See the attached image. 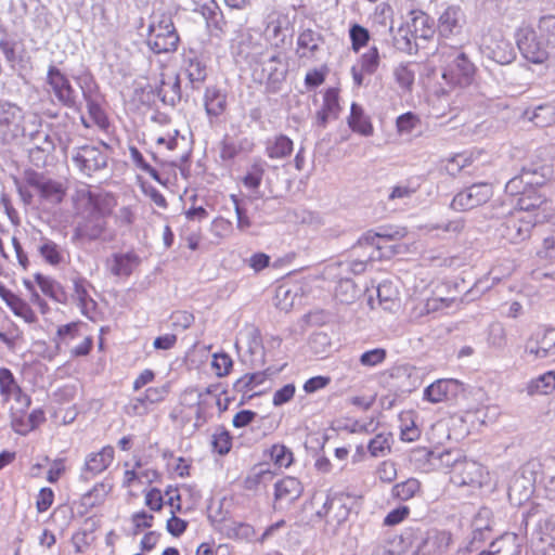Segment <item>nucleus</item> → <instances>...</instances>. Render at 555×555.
I'll list each match as a JSON object with an SVG mask.
<instances>
[{
    "instance_id": "nucleus-1",
    "label": "nucleus",
    "mask_w": 555,
    "mask_h": 555,
    "mask_svg": "<svg viewBox=\"0 0 555 555\" xmlns=\"http://www.w3.org/2000/svg\"><path fill=\"white\" fill-rule=\"evenodd\" d=\"M515 40L520 55L535 65L546 64L555 50V14H545L535 25H521L516 29Z\"/></svg>"
},
{
    "instance_id": "nucleus-2",
    "label": "nucleus",
    "mask_w": 555,
    "mask_h": 555,
    "mask_svg": "<svg viewBox=\"0 0 555 555\" xmlns=\"http://www.w3.org/2000/svg\"><path fill=\"white\" fill-rule=\"evenodd\" d=\"M433 57L449 87L463 89L475 81L477 67L461 47L440 44Z\"/></svg>"
},
{
    "instance_id": "nucleus-3",
    "label": "nucleus",
    "mask_w": 555,
    "mask_h": 555,
    "mask_svg": "<svg viewBox=\"0 0 555 555\" xmlns=\"http://www.w3.org/2000/svg\"><path fill=\"white\" fill-rule=\"evenodd\" d=\"M179 43L180 37L171 16L165 12L153 14L146 37L150 50L155 54L172 53L177 51Z\"/></svg>"
},
{
    "instance_id": "nucleus-4",
    "label": "nucleus",
    "mask_w": 555,
    "mask_h": 555,
    "mask_svg": "<svg viewBox=\"0 0 555 555\" xmlns=\"http://www.w3.org/2000/svg\"><path fill=\"white\" fill-rule=\"evenodd\" d=\"M25 182L37 195L38 206L41 209L60 206L67 196L68 188L65 182L44 176L35 170L25 172Z\"/></svg>"
},
{
    "instance_id": "nucleus-5",
    "label": "nucleus",
    "mask_w": 555,
    "mask_h": 555,
    "mask_svg": "<svg viewBox=\"0 0 555 555\" xmlns=\"http://www.w3.org/2000/svg\"><path fill=\"white\" fill-rule=\"evenodd\" d=\"M87 323L78 320L62 324L56 328L53 341L56 347L69 346L75 339L82 338L81 341L69 350L72 358H82L91 353L93 349V337L87 334Z\"/></svg>"
},
{
    "instance_id": "nucleus-6",
    "label": "nucleus",
    "mask_w": 555,
    "mask_h": 555,
    "mask_svg": "<svg viewBox=\"0 0 555 555\" xmlns=\"http://www.w3.org/2000/svg\"><path fill=\"white\" fill-rule=\"evenodd\" d=\"M535 223V215L513 209L501 225V236L512 244L521 243L529 238Z\"/></svg>"
},
{
    "instance_id": "nucleus-7",
    "label": "nucleus",
    "mask_w": 555,
    "mask_h": 555,
    "mask_svg": "<svg viewBox=\"0 0 555 555\" xmlns=\"http://www.w3.org/2000/svg\"><path fill=\"white\" fill-rule=\"evenodd\" d=\"M552 172V166L544 162V159L538 158L537 162L525 166L520 175L512 178L506 183L505 192L506 194H517L525 184L541 186L550 179Z\"/></svg>"
},
{
    "instance_id": "nucleus-8",
    "label": "nucleus",
    "mask_w": 555,
    "mask_h": 555,
    "mask_svg": "<svg viewBox=\"0 0 555 555\" xmlns=\"http://www.w3.org/2000/svg\"><path fill=\"white\" fill-rule=\"evenodd\" d=\"M488 478V472L478 462L463 459L454 462L450 480L457 487L480 488Z\"/></svg>"
},
{
    "instance_id": "nucleus-9",
    "label": "nucleus",
    "mask_w": 555,
    "mask_h": 555,
    "mask_svg": "<svg viewBox=\"0 0 555 555\" xmlns=\"http://www.w3.org/2000/svg\"><path fill=\"white\" fill-rule=\"evenodd\" d=\"M30 405L23 404L11 405L9 409L10 426L12 430L20 435L26 436L39 428L46 423V412L41 408H37L28 412Z\"/></svg>"
},
{
    "instance_id": "nucleus-10",
    "label": "nucleus",
    "mask_w": 555,
    "mask_h": 555,
    "mask_svg": "<svg viewBox=\"0 0 555 555\" xmlns=\"http://www.w3.org/2000/svg\"><path fill=\"white\" fill-rule=\"evenodd\" d=\"M47 85L55 99L66 107L76 105V91L68 77L55 65H50L46 77Z\"/></svg>"
},
{
    "instance_id": "nucleus-11",
    "label": "nucleus",
    "mask_w": 555,
    "mask_h": 555,
    "mask_svg": "<svg viewBox=\"0 0 555 555\" xmlns=\"http://www.w3.org/2000/svg\"><path fill=\"white\" fill-rule=\"evenodd\" d=\"M493 191L488 183H475L459 192L451 202L452 209L466 211L486 204L492 197Z\"/></svg>"
},
{
    "instance_id": "nucleus-12",
    "label": "nucleus",
    "mask_w": 555,
    "mask_h": 555,
    "mask_svg": "<svg viewBox=\"0 0 555 555\" xmlns=\"http://www.w3.org/2000/svg\"><path fill=\"white\" fill-rule=\"evenodd\" d=\"M525 351L534 359L555 357V327H539L527 339Z\"/></svg>"
},
{
    "instance_id": "nucleus-13",
    "label": "nucleus",
    "mask_w": 555,
    "mask_h": 555,
    "mask_svg": "<svg viewBox=\"0 0 555 555\" xmlns=\"http://www.w3.org/2000/svg\"><path fill=\"white\" fill-rule=\"evenodd\" d=\"M73 160L82 173L91 176L93 172L99 171L106 166V149L94 145L81 146L77 150Z\"/></svg>"
},
{
    "instance_id": "nucleus-14",
    "label": "nucleus",
    "mask_w": 555,
    "mask_h": 555,
    "mask_svg": "<svg viewBox=\"0 0 555 555\" xmlns=\"http://www.w3.org/2000/svg\"><path fill=\"white\" fill-rule=\"evenodd\" d=\"M534 267L543 278L555 279V236L542 240L534 254Z\"/></svg>"
},
{
    "instance_id": "nucleus-15",
    "label": "nucleus",
    "mask_w": 555,
    "mask_h": 555,
    "mask_svg": "<svg viewBox=\"0 0 555 555\" xmlns=\"http://www.w3.org/2000/svg\"><path fill=\"white\" fill-rule=\"evenodd\" d=\"M420 545V527H406L387 542V555H413Z\"/></svg>"
},
{
    "instance_id": "nucleus-16",
    "label": "nucleus",
    "mask_w": 555,
    "mask_h": 555,
    "mask_svg": "<svg viewBox=\"0 0 555 555\" xmlns=\"http://www.w3.org/2000/svg\"><path fill=\"white\" fill-rule=\"evenodd\" d=\"M0 395L3 401L14 400L16 404L24 406L31 404V398L17 383L14 374L8 367H0Z\"/></svg>"
},
{
    "instance_id": "nucleus-17",
    "label": "nucleus",
    "mask_w": 555,
    "mask_h": 555,
    "mask_svg": "<svg viewBox=\"0 0 555 555\" xmlns=\"http://www.w3.org/2000/svg\"><path fill=\"white\" fill-rule=\"evenodd\" d=\"M465 23L466 17L462 8L460 5H449L438 18V33L444 38L457 36Z\"/></svg>"
},
{
    "instance_id": "nucleus-18",
    "label": "nucleus",
    "mask_w": 555,
    "mask_h": 555,
    "mask_svg": "<svg viewBox=\"0 0 555 555\" xmlns=\"http://www.w3.org/2000/svg\"><path fill=\"white\" fill-rule=\"evenodd\" d=\"M114 460L115 450L111 444H106L100 450L87 454L82 465V474L87 477H95L104 473Z\"/></svg>"
},
{
    "instance_id": "nucleus-19",
    "label": "nucleus",
    "mask_w": 555,
    "mask_h": 555,
    "mask_svg": "<svg viewBox=\"0 0 555 555\" xmlns=\"http://www.w3.org/2000/svg\"><path fill=\"white\" fill-rule=\"evenodd\" d=\"M324 37L321 33L311 28L302 29L297 37L296 54L299 60L312 61L319 53Z\"/></svg>"
},
{
    "instance_id": "nucleus-20",
    "label": "nucleus",
    "mask_w": 555,
    "mask_h": 555,
    "mask_svg": "<svg viewBox=\"0 0 555 555\" xmlns=\"http://www.w3.org/2000/svg\"><path fill=\"white\" fill-rule=\"evenodd\" d=\"M106 230L107 221L105 218L89 214L86 219L76 225L73 233V241H94L100 238Z\"/></svg>"
},
{
    "instance_id": "nucleus-21",
    "label": "nucleus",
    "mask_w": 555,
    "mask_h": 555,
    "mask_svg": "<svg viewBox=\"0 0 555 555\" xmlns=\"http://www.w3.org/2000/svg\"><path fill=\"white\" fill-rule=\"evenodd\" d=\"M304 492L301 481L294 476H284L274 485V506L291 504L298 500Z\"/></svg>"
},
{
    "instance_id": "nucleus-22",
    "label": "nucleus",
    "mask_w": 555,
    "mask_h": 555,
    "mask_svg": "<svg viewBox=\"0 0 555 555\" xmlns=\"http://www.w3.org/2000/svg\"><path fill=\"white\" fill-rule=\"evenodd\" d=\"M537 186L538 185L533 184H525L519 193L508 194L509 196L516 197L514 210H522L534 215V211L546 202L545 195L540 193Z\"/></svg>"
},
{
    "instance_id": "nucleus-23",
    "label": "nucleus",
    "mask_w": 555,
    "mask_h": 555,
    "mask_svg": "<svg viewBox=\"0 0 555 555\" xmlns=\"http://www.w3.org/2000/svg\"><path fill=\"white\" fill-rule=\"evenodd\" d=\"M485 48L489 57L496 63L507 64L514 59L513 47L501 33L487 37Z\"/></svg>"
},
{
    "instance_id": "nucleus-24",
    "label": "nucleus",
    "mask_w": 555,
    "mask_h": 555,
    "mask_svg": "<svg viewBox=\"0 0 555 555\" xmlns=\"http://www.w3.org/2000/svg\"><path fill=\"white\" fill-rule=\"evenodd\" d=\"M0 298L7 304L11 311L18 318L23 319L26 323H35L38 318L30 307V305L8 289L0 283Z\"/></svg>"
},
{
    "instance_id": "nucleus-25",
    "label": "nucleus",
    "mask_w": 555,
    "mask_h": 555,
    "mask_svg": "<svg viewBox=\"0 0 555 555\" xmlns=\"http://www.w3.org/2000/svg\"><path fill=\"white\" fill-rule=\"evenodd\" d=\"M339 112V89L335 87L325 89L322 94V106L317 112L318 124L324 127L328 119L336 118Z\"/></svg>"
},
{
    "instance_id": "nucleus-26",
    "label": "nucleus",
    "mask_w": 555,
    "mask_h": 555,
    "mask_svg": "<svg viewBox=\"0 0 555 555\" xmlns=\"http://www.w3.org/2000/svg\"><path fill=\"white\" fill-rule=\"evenodd\" d=\"M141 463L137 462L133 468L125 469L121 478L122 488L130 492L139 489L143 485V478L147 483H152L159 478V473L155 469H140Z\"/></svg>"
},
{
    "instance_id": "nucleus-27",
    "label": "nucleus",
    "mask_w": 555,
    "mask_h": 555,
    "mask_svg": "<svg viewBox=\"0 0 555 555\" xmlns=\"http://www.w3.org/2000/svg\"><path fill=\"white\" fill-rule=\"evenodd\" d=\"M109 271L116 276H129L140 264L139 256L133 251L117 253L107 261Z\"/></svg>"
},
{
    "instance_id": "nucleus-28",
    "label": "nucleus",
    "mask_w": 555,
    "mask_h": 555,
    "mask_svg": "<svg viewBox=\"0 0 555 555\" xmlns=\"http://www.w3.org/2000/svg\"><path fill=\"white\" fill-rule=\"evenodd\" d=\"M422 492V482L414 477L395 483L390 489V498L395 502H408Z\"/></svg>"
},
{
    "instance_id": "nucleus-29",
    "label": "nucleus",
    "mask_w": 555,
    "mask_h": 555,
    "mask_svg": "<svg viewBox=\"0 0 555 555\" xmlns=\"http://www.w3.org/2000/svg\"><path fill=\"white\" fill-rule=\"evenodd\" d=\"M555 391V370L547 371L534 378H531L527 386L526 392L533 396H547Z\"/></svg>"
},
{
    "instance_id": "nucleus-30",
    "label": "nucleus",
    "mask_w": 555,
    "mask_h": 555,
    "mask_svg": "<svg viewBox=\"0 0 555 555\" xmlns=\"http://www.w3.org/2000/svg\"><path fill=\"white\" fill-rule=\"evenodd\" d=\"M348 126L353 132L364 137L372 135L374 132L370 117L365 115L363 108L357 103L351 104Z\"/></svg>"
},
{
    "instance_id": "nucleus-31",
    "label": "nucleus",
    "mask_w": 555,
    "mask_h": 555,
    "mask_svg": "<svg viewBox=\"0 0 555 555\" xmlns=\"http://www.w3.org/2000/svg\"><path fill=\"white\" fill-rule=\"evenodd\" d=\"M264 455L269 457L270 462L276 468L287 469L295 462V455L292 449L281 442L271 444L264 451Z\"/></svg>"
},
{
    "instance_id": "nucleus-32",
    "label": "nucleus",
    "mask_w": 555,
    "mask_h": 555,
    "mask_svg": "<svg viewBox=\"0 0 555 555\" xmlns=\"http://www.w3.org/2000/svg\"><path fill=\"white\" fill-rule=\"evenodd\" d=\"M485 555H519L520 545L516 534L504 533L495 539L485 551Z\"/></svg>"
},
{
    "instance_id": "nucleus-33",
    "label": "nucleus",
    "mask_w": 555,
    "mask_h": 555,
    "mask_svg": "<svg viewBox=\"0 0 555 555\" xmlns=\"http://www.w3.org/2000/svg\"><path fill=\"white\" fill-rule=\"evenodd\" d=\"M352 499L349 493L340 492L330 498L325 503L326 514L338 522L347 519L350 514L348 502Z\"/></svg>"
},
{
    "instance_id": "nucleus-34",
    "label": "nucleus",
    "mask_w": 555,
    "mask_h": 555,
    "mask_svg": "<svg viewBox=\"0 0 555 555\" xmlns=\"http://www.w3.org/2000/svg\"><path fill=\"white\" fill-rule=\"evenodd\" d=\"M294 142L285 134H279L266 144V154L271 159H282L292 155Z\"/></svg>"
},
{
    "instance_id": "nucleus-35",
    "label": "nucleus",
    "mask_w": 555,
    "mask_h": 555,
    "mask_svg": "<svg viewBox=\"0 0 555 555\" xmlns=\"http://www.w3.org/2000/svg\"><path fill=\"white\" fill-rule=\"evenodd\" d=\"M477 155L473 151H462L447 157L444 168L450 176H457L463 169L470 167L476 160Z\"/></svg>"
},
{
    "instance_id": "nucleus-36",
    "label": "nucleus",
    "mask_w": 555,
    "mask_h": 555,
    "mask_svg": "<svg viewBox=\"0 0 555 555\" xmlns=\"http://www.w3.org/2000/svg\"><path fill=\"white\" fill-rule=\"evenodd\" d=\"M87 102V111L90 118L88 121L86 118H81V122L86 128H90L91 126H96L102 130H106L109 126V120L107 118L106 113L101 107L98 98L88 100Z\"/></svg>"
},
{
    "instance_id": "nucleus-37",
    "label": "nucleus",
    "mask_w": 555,
    "mask_h": 555,
    "mask_svg": "<svg viewBox=\"0 0 555 555\" xmlns=\"http://www.w3.org/2000/svg\"><path fill=\"white\" fill-rule=\"evenodd\" d=\"M117 206L116 197L108 192H98L92 206L89 210L90 215L107 218Z\"/></svg>"
},
{
    "instance_id": "nucleus-38",
    "label": "nucleus",
    "mask_w": 555,
    "mask_h": 555,
    "mask_svg": "<svg viewBox=\"0 0 555 555\" xmlns=\"http://www.w3.org/2000/svg\"><path fill=\"white\" fill-rule=\"evenodd\" d=\"M210 446L212 452L224 456L232 450L233 437L224 426H218L211 435Z\"/></svg>"
},
{
    "instance_id": "nucleus-39",
    "label": "nucleus",
    "mask_w": 555,
    "mask_h": 555,
    "mask_svg": "<svg viewBox=\"0 0 555 555\" xmlns=\"http://www.w3.org/2000/svg\"><path fill=\"white\" fill-rule=\"evenodd\" d=\"M454 384L456 382L453 379H438L425 389V398L433 403L443 402L449 399L452 385Z\"/></svg>"
},
{
    "instance_id": "nucleus-40",
    "label": "nucleus",
    "mask_w": 555,
    "mask_h": 555,
    "mask_svg": "<svg viewBox=\"0 0 555 555\" xmlns=\"http://www.w3.org/2000/svg\"><path fill=\"white\" fill-rule=\"evenodd\" d=\"M393 436L391 433L376 434L367 443V450L373 457H383L391 452Z\"/></svg>"
},
{
    "instance_id": "nucleus-41",
    "label": "nucleus",
    "mask_w": 555,
    "mask_h": 555,
    "mask_svg": "<svg viewBox=\"0 0 555 555\" xmlns=\"http://www.w3.org/2000/svg\"><path fill=\"white\" fill-rule=\"evenodd\" d=\"M204 104L207 115L218 117L227 108V98L217 89H207Z\"/></svg>"
},
{
    "instance_id": "nucleus-42",
    "label": "nucleus",
    "mask_w": 555,
    "mask_h": 555,
    "mask_svg": "<svg viewBox=\"0 0 555 555\" xmlns=\"http://www.w3.org/2000/svg\"><path fill=\"white\" fill-rule=\"evenodd\" d=\"M393 78L402 91L411 92L415 81L413 63H401L395 67Z\"/></svg>"
},
{
    "instance_id": "nucleus-43",
    "label": "nucleus",
    "mask_w": 555,
    "mask_h": 555,
    "mask_svg": "<svg viewBox=\"0 0 555 555\" xmlns=\"http://www.w3.org/2000/svg\"><path fill=\"white\" fill-rule=\"evenodd\" d=\"M274 475V473L269 469V468H266V469H256V468H253L246 476L245 478L243 479L242 481V488L243 490L247 491V492H254L256 493L257 491L260 490V488L263 486L264 487V481L266 479L269 477V478H272Z\"/></svg>"
},
{
    "instance_id": "nucleus-44",
    "label": "nucleus",
    "mask_w": 555,
    "mask_h": 555,
    "mask_svg": "<svg viewBox=\"0 0 555 555\" xmlns=\"http://www.w3.org/2000/svg\"><path fill=\"white\" fill-rule=\"evenodd\" d=\"M74 297L78 301V306L83 314L90 305H94L93 299L89 295L90 283L85 278H76L73 280Z\"/></svg>"
},
{
    "instance_id": "nucleus-45",
    "label": "nucleus",
    "mask_w": 555,
    "mask_h": 555,
    "mask_svg": "<svg viewBox=\"0 0 555 555\" xmlns=\"http://www.w3.org/2000/svg\"><path fill=\"white\" fill-rule=\"evenodd\" d=\"M96 193L92 190L91 185L82 184L78 186L73 195L75 209L89 212Z\"/></svg>"
},
{
    "instance_id": "nucleus-46",
    "label": "nucleus",
    "mask_w": 555,
    "mask_h": 555,
    "mask_svg": "<svg viewBox=\"0 0 555 555\" xmlns=\"http://www.w3.org/2000/svg\"><path fill=\"white\" fill-rule=\"evenodd\" d=\"M349 39L351 50L358 53L369 44L371 35L367 28L358 23H353L349 28Z\"/></svg>"
},
{
    "instance_id": "nucleus-47",
    "label": "nucleus",
    "mask_w": 555,
    "mask_h": 555,
    "mask_svg": "<svg viewBox=\"0 0 555 555\" xmlns=\"http://www.w3.org/2000/svg\"><path fill=\"white\" fill-rule=\"evenodd\" d=\"M359 67L369 76L374 75L380 66V53L376 46H372L367 51L362 53L358 61Z\"/></svg>"
},
{
    "instance_id": "nucleus-48",
    "label": "nucleus",
    "mask_w": 555,
    "mask_h": 555,
    "mask_svg": "<svg viewBox=\"0 0 555 555\" xmlns=\"http://www.w3.org/2000/svg\"><path fill=\"white\" fill-rule=\"evenodd\" d=\"M155 517L150 511L140 509L131 514L130 522L133 534H139L153 527Z\"/></svg>"
},
{
    "instance_id": "nucleus-49",
    "label": "nucleus",
    "mask_w": 555,
    "mask_h": 555,
    "mask_svg": "<svg viewBox=\"0 0 555 555\" xmlns=\"http://www.w3.org/2000/svg\"><path fill=\"white\" fill-rule=\"evenodd\" d=\"M422 124L420 115L413 112H406L399 115L396 119V129L399 134H409L418 128Z\"/></svg>"
},
{
    "instance_id": "nucleus-50",
    "label": "nucleus",
    "mask_w": 555,
    "mask_h": 555,
    "mask_svg": "<svg viewBox=\"0 0 555 555\" xmlns=\"http://www.w3.org/2000/svg\"><path fill=\"white\" fill-rule=\"evenodd\" d=\"M211 369L217 377H225L233 370V360L227 352H216L212 354Z\"/></svg>"
},
{
    "instance_id": "nucleus-51",
    "label": "nucleus",
    "mask_w": 555,
    "mask_h": 555,
    "mask_svg": "<svg viewBox=\"0 0 555 555\" xmlns=\"http://www.w3.org/2000/svg\"><path fill=\"white\" fill-rule=\"evenodd\" d=\"M328 73L330 68L326 64L310 68L305 75V87L308 90H311L322 86L325 82Z\"/></svg>"
},
{
    "instance_id": "nucleus-52",
    "label": "nucleus",
    "mask_w": 555,
    "mask_h": 555,
    "mask_svg": "<svg viewBox=\"0 0 555 555\" xmlns=\"http://www.w3.org/2000/svg\"><path fill=\"white\" fill-rule=\"evenodd\" d=\"M39 254L46 262L52 266H57L63 261V254L60 246L51 241L47 240L39 247Z\"/></svg>"
},
{
    "instance_id": "nucleus-53",
    "label": "nucleus",
    "mask_w": 555,
    "mask_h": 555,
    "mask_svg": "<svg viewBox=\"0 0 555 555\" xmlns=\"http://www.w3.org/2000/svg\"><path fill=\"white\" fill-rule=\"evenodd\" d=\"M144 505L150 512H160L165 505V492L157 487H150L143 492Z\"/></svg>"
},
{
    "instance_id": "nucleus-54",
    "label": "nucleus",
    "mask_w": 555,
    "mask_h": 555,
    "mask_svg": "<svg viewBox=\"0 0 555 555\" xmlns=\"http://www.w3.org/2000/svg\"><path fill=\"white\" fill-rule=\"evenodd\" d=\"M185 73L193 85L203 82L207 76L206 66L197 57L189 59Z\"/></svg>"
},
{
    "instance_id": "nucleus-55",
    "label": "nucleus",
    "mask_w": 555,
    "mask_h": 555,
    "mask_svg": "<svg viewBox=\"0 0 555 555\" xmlns=\"http://www.w3.org/2000/svg\"><path fill=\"white\" fill-rule=\"evenodd\" d=\"M77 81L86 101L99 98V86L91 74H81Z\"/></svg>"
},
{
    "instance_id": "nucleus-56",
    "label": "nucleus",
    "mask_w": 555,
    "mask_h": 555,
    "mask_svg": "<svg viewBox=\"0 0 555 555\" xmlns=\"http://www.w3.org/2000/svg\"><path fill=\"white\" fill-rule=\"evenodd\" d=\"M411 515V508L408 505H398L393 509L387 513V515L383 519V525L385 527H395L404 520H406Z\"/></svg>"
},
{
    "instance_id": "nucleus-57",
    "label": "nucleus",
    "mask_w": 555,
    "mask_h": 555,
    "mask_svg": "<svg viewBox=\"0 0 555 555\" xmlns=\"http://www.w3.org/2000/svg\"><path fill=\"white\" fill-rule=\"evenodd\" d=\"M387 358V350L385 348H374L363 352L360 356V364L364 367H374L382 363Z\"/></svg>"
},
{
    "instance_id": "nucleus-58",
    "label": "nucleus",
    "mask_w": 555,
    "mask_h": 555,
    "mask_svg": "<svg viewBox=\"0 0 555 555\" xmlns=\"http://www.w3.org/2000/svg\"><path fill=\"white\" fill-rule=\"evenodd\" d=\"M375 475L382 483L388 485L393 482L398 476L396 463L391 461L380 462L376 467Z\"/></svg>"
},
{
    "instance_id": "nucleus-59",
    "label": "nucleus",
    "mask_w": 555,
    "mask_h": 555,
    "mask_svg": "<svg viewBox=\"0 0 555 555\" xmlns=\"http://www.w3.org/2000/svg\"><path fill=\"white\" fill-rule=\"evenodd\" d=\"M165 505L169 507L170 514L182 512V496L177 486L169 485L165 489Z\"/></svg>"
},
{
    "instance_id": "nucleus-60",
    "label": "nucleus",
    "mask_w": 555,
    "mask_h": 555,
    "mask_svg": "<svg viewBox=\"0 0 555 555\" xmlns=\"http://www.w3.org/2000/svg\"><path fill=\"white\" fill-rule=\"evenodd\" d=\"M376 398L377 392L375 390H366L352 396L349 402L357 409L367 411L374 405Z\"/></svg>"
},
{
    "instance_id": "nucleus-61",
    "label": "nucleus",
    "mask_w": 555,
    "mask_h": 555,
    "mask_svg": "<svg viewBox=\"0 0 555 555\" xmlns=\"http://www.w3.org/2000/svg\"><path fill=\"white\" fill-rule=\"evenodd\" d=\"M264 175V169L260 163H255L251 165L250 169L243 178V183L246 188L256 190L260 186L262 178Z\"/></svg>"
},
{
    "instance_id": "nucleus-62",
    "label": "nucleus",
    "mask_w": 555,
    "mask_h": 555,
    "mask_svg": "<svg viewBox=\"0 0 555 555\" xmlns=\"http://www.w3.org/2000/svg\"><path fill=\"white\" fill-rule=\"evenodd\" d=\"M54 491L49 487H43L36 495V509L39 514L46 513L54 503Z\"/></svg>"
},
{
    "instance_id": "nucleus-63",
    "label": "nucleus",
    "mask_w": 555,
    "mask_h": 555,
    "mask_svg": "<svg viewBox=\"0 0 555 555\" xmlns=\"http://www.w3.org/2000/svg\"><path fill=\"white\" fill-rule=\"evenodd\" d=\"M22 340L23 332L15 323H11L5 331H0V341L5 344L9 348H14Z\"/></svg>"
},
{
    "instance_id": "nucleus-64",
    "label": "nucleus",
    "mask_w": 555,
    "mask_h": 555,
    "mask_svg": "<svg viewBox=\"0 0 555 555\" xmlns=\"http://www.w3.org/2000/svg\"><path fill=\"white\" fill-rule=\"evenodd\" d=\"M210 231L218 238L228 237L233 231L232 222L225 218L217 217L211 222Z\"/></svg>"
}]
</instances>
